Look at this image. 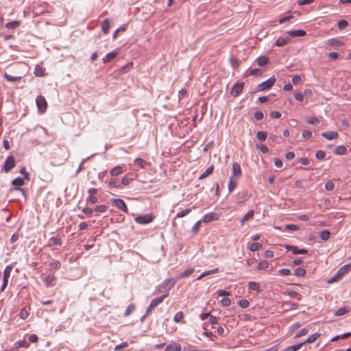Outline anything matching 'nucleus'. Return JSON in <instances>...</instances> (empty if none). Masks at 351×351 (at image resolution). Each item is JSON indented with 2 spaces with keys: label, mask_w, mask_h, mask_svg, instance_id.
Here are the masks:
<instances>
[{
  "label": "nucleus",
  "mask_w": 351,
  "mask_h": 351,
  "mask_svg": "<svg viewBox=\"0 0 351 351\" xmlns=\"http://www.w3.org/2000/svg\"><path fill=\"white\" fill-rule=\"evenodd\" d=\"M256 137L257 138L261 141H264L266 140L267 137V132H263V131H259L257 132L256 134Z\"/></svg>",
  "instance_id": "49530a36"
},
{
  "label": "nucleus",
  "mask_w": 351,
  "mask_h": 351,
  "mask_svg": "<svg viewBox=\"0 0 351 351\" xmlns=\"http://www.w3.org/2000/svg\"><path fill=\"white\" fill-rule=\"evenodd\" d=\"M278 274L282 276H287L291 274V270L287 268H282L278 270Z\"/></svg>",
  "instance_id": "13d9d810"
},
{
  "label": "nucleus",
  "mask_w": 351,
  "mask_h": 351,
  "mask_svg": "<svg viewBox=\"0 0 351 351\" xmlns=\"http://www.w3.org/2000/svg\"><path fill=\"white\" fill-rule=\"evenodd\" d=\"M11 271H12V267L10 265L6 266L3 270V277L10 278Z\"/></svg>",
  "instance_id": "bf43d9fd"
},
{
  "label": "nucleus",
  "mask_w": 351,
  "mask_h": 351,
  "mask_svg": "<svg viewBox=\"0 0 351 351\" xmlns=\"http://www.w3.org/2000/svg\"><path fill=\"white\" fill-rule=\"evenodd\" d=\"M99 201V198L96 195H88L86 199V203H90L92 204L97 203Z\"/></svg>",
  "instance_id": "a19ab883"
},
{
  "label": "nucleus",
  "mask_w": 351,
  "mask_h": 351,
  "mask_svg": "<svg viewBox=\"0 0 351 351\" xmlns=\"http://www.w3.org/2000/svg\"><path fill=\"white\" fill-rule=\"evenodd\" d=\"M218 219H219V215L216 213L211 212V213L206 214L203 217L202 221V222L207 223L211 222L213 221H217V220H218Z\"/></svg>",
  "instance_id": "9d476101"
},
{
  "label": "nucleus",
  "mask_w": 351,
  "mask_h": 351,
  "mask_svg": "<svg viewBox=\"0 0 351 351\" xmlns=\"http://www.w3.org/2000/svg\"><path fill=\"white\" fill-rule=\"evenodd\" d=\"M237 182L233 177H230L228 185L229 193H231L237 186Z\"/></svg>",
  "instance_id": "cd10ccee"
},
{
  "label": "nucleus",
  "mask_w": 351,
  "mask_h": 351,
  "mask_svg": "<svg viewBox=\"0 0 351 351\" xmlns=\"http://www.w3.org/2000/svg\"><path fill=\"white\" fill-rule=\"evenodd\" d=\"M213 169H214V167L213 165H211L209 167H208L206 171L199 176V180H202V179H204L205 178H206L207 176H208L209 175H210L211 173H213Z\"/></svg>",
  "instance_id": "7c9ffc66"
},
{
  "label": "nucleus",
  "mask_w": 351,
  "mask_h": 351,
  "mask_svg": "<svg viewBox=\"0 0 351 351\" xmlns=\"http://www.w3.org/2000/svg\"><path fill=\"white\" fill-rule=\"evenodd\" d=\"M110 29V23L108 19H105L101 23V29L104 34H108Z\"/></svg>",
  "instance_id": "e433bc0d"
},
{
  "label": "nucleus",
  "mask_w": 351,
  "mask_h": 351,
  "mask_svg": "<svg viewBox=\"0 0 351 351\" xmlns=\"http://www.w3.org/2000/svg\"><path fill=\"white\" fill-rule=\"evenodd\" d=\"M269 62V58L265 56H260L255 60V62L259 66H264L267 65Z\"/></svg>",
  "instance_id": "ddd939ff"
},
{
  "label": "nucleus",
  "mask_w": 351,
  "mask_h": 351,
  "mask_svg": "<svg viewBox=\"0 0 351 351\" xmlns=\"http://www.w3.org/2000/svg\"><path fill=\"white\" fill-rule=\"evenodd\" d=\"M337 26L339 29H343L348 26V23L346 20H341L338 22Z\"/></svg>",
  "instance_id": "6e6d98bb"
},
{
  "label": "nucleus",
  "mask_w": 351,
  "mask_h": 351,
  "mask_svg": "<svg viewBox=\"0 0 351 351\" xmlns=\"http://www.w3.org/2000/svg\"><path fill=\"white\" fill-rule=\"evenodd\" d=\"M326 44L331 47H339L341 46H343L344 43L339 39L330 38L327 40Z\"/></svg>",
  "instance_id": "f8f14e48"
},
{
  "label": "nucleus",
  "mask_w": 351,
  "mask_h": 351,
  "mask_svg": "<svg viewBox=\"0 0 351 351\" xmlns=\"http://www.w3.org/2000/svg\"><path fill=\"white\" fill-rule=\"evenodd\" d=\"M178 280V278H170L165 280L159 286H158V292L168 293V291L171 289L176 282Z\"/></svg>",
  "instance_id": "f257e3e1"
},
{
  "label": "nucleus",
  "mask_w": 351,
  "mask_h": 351,
  "mask_svg": "<svg viewBox=\"0 0 351 351\" xmlns=\"http://www.w3.org/2000/svg\"><path fill=\"white\" fill-rule=\"evenodd\" d=\"M262 247V244L259 243H252L248 245V249L252 252H256L261 249Z\"/></svg>",
  "instance_id": "c756f323"
},
{
  "label": "nucleus",
  "mask_w": 351,
  "mask_h": 351,
  "mask_svg": "<svg viewBox=\"0 0 351 351\" xmlns=\"http://www.w3.org/2000/svg\"><path fill=\"white\" fill-rule=\"evenodd\" d=\"M50 245H60L62 244V240L60 238L58 237H51L49 239Z\"/></svg>",
  "instance_id": "c03bdc74"
},
{
  "label": "nucleus",
  "mask_w": 351,
  "mask_h": 351,
  "mask_svg": "<svg viewBox=\"0 0 351 351\" xmlns=\"http://www.w3.org/2000/svg\"><path fill=\"white\" fill-rule=\"evenodd\" d=\"M221 303L223 306H228L231 304V300L225 297L221 300Z\"/></svg>",
  "instance_id": "e2e57ef3"
},
{
  "label": "nucleus",
  "mask_w": 351,
  "mask_h": 351,
  "mask_svg": "<svg viewBox=\"0 0 351 351\" xmlns=\"http://www.w3.org/2000/svg\"><path fill=\"white\" fill-rule=\"evenodd\" d=\"M154 217L151 214H146L136 217L134 221L139 224H147L152 221Z\"/></svg>",
  "instance_id": "39448f33"
},
{
  "label": "nucleus",
  "mask_w": 351,
  "mask_h": 351,
  "mask_svg": "<svg viewBox=\"0 0 351 351\" xmlns=\"http://www.w3.org/2000/svg\"><path fill=\"white\" fill-rule=\"evenodd\" d=\"M36 104L40 112H44L46 110L47 107V103L45 98L43 96H37V97L36 98Z\"/></svg>",
  "instance_id": "20e7f679"
},
{
  "label": "nucleus",
  "mask_w": 351,
  "mask_h": 351,
  "mask_svg": "<svg viewBox=\"0 0 351 351\" xmlns=\"http://www.w3.org/2000/svg\"><path fill=\"white\" fill-rule=\"evenodd\" d=\"M254 118H255L256 120L260 121V120H262V119H263V117H264V114H263V112L262 111H259V110H258V111H256V112H254Z\"/></svg>",
  "instance_id": "0e129e2a"
},
{
  "label": "nucleus",
  "mask_w": 351,
  "mask_h": 351,
  "mask_svg": "<svg viewBox=\"0 0 351 351\" xmlns=\"http://www.w3.org/2000/svg\"><path fill=\"white\" fill-rule=\"evenodd\" d=\"M351 270V263L347 264L341 267L338 271H337V275L339 276H342L349 272Z\"/></svg>",
  "instance_id": "dca6fc26"
},
{
  "label": "nucleus",
  "mask_w": 351,
  "mask_h": 351,
  "mask_svg": "<svg viewBox=\"0 0 351 351\" xmlns=\"http://www.w3.org/2000/svg\"><path fill=\"white\" fill-rule=\"evenodd\" d=\"M184 317V314L182 311L177 312L173 317V321L176 323H179Z\"/></svg>",
  "instance_id": "a18cd8bd"
},
{
  "label": "nucleus",
  "mask_w": 351,
  "mask_h": 351,
  "mask_svg": "<svg viewBox=\"0 0 351 351\" xmlns=\"http://www.w3.org/2000/svg\"><path fill=\"white\" fill-rule=\"evenodd\" d=\"M28 311L25 308H22L19 313V317L22 319H25L28 317Z\"/></svg>",
  "instance_id": "052dcab7"
},
{
  "label": "nucleus",
  "mask_w": 351,
  "mask_h": 351,
  "mask_svg": "<svg viewBox=\"0 0 351 351\" xmlns=\"http://www.w3.org/2000/svg\"><path fill=\"white\" fill-rule=\"evenodd\" d=\"M49 267L50 270L57 269L60 267V263L58 261H53L49 263Z\"/></svg>",
  "instance_id": "37998d69"
},
{
  "label": "nucleus",
  "mask_w": 351,
  "mask_h": 351,
  "mask_svg": "<svg viewBox=\"0 0 351 351\" xmlns=\"http://www.w3.org/2000/svg\"><path fill=\"white\" fill-rule=\"evenodd\" d=\"M168 295L169 293H165L159 298H156L153 299L146 309L145 315H149L152 313V310L158 305L161 304L164 299L168 296Z\"/></svg>",
  "instance_id": "f03ea898"
},
{
  "label": "nucleus",
  "mask_w": 351,
  "mask_h": 351,
  "mask_svg": "<svg viewBox=\"0 0 351 351\" xmlns=\"http://www.w3.org/2000/svg\"><path fill=\"white\" fill-rule=\"evenodd\" d=\"M350 308L348 307H342L339 308L335 313V316H341L349 312Z\"/></svg>",
  "instance_id": "4c0bfd02"
},
{
  "label": "nucleus",
  "mask_w": 351,
  "mask_h": 351,
  "mask_svg": "<svg viewBox=\"0 0 351 351\" xmlns=\"http://www.w3.org/2000/svg\"><path fill=\"white\" fill-rule=\"evenodd\" d=\"M93 212H94V209H92L88 207H86L82 209V213H84L85 215H86L89 217L93 215Z\"/></svg>",
  "instance_id": "774afa93"
},
{
  "label": "nucleus",
  "mask_w": 351,
  "mask_h": 351,
  "mask_svg": "<svg viewBox=\"0 0 351 351\" xmlns=\"http://www.w3.org/2000/svg\"><path fill=\"white\" fill-rule=\"evenodd\" d=\"M256 149L261 151L263 154H267L269 152L268 147L263 144L256 145Z\"/></svg>",
  "instance_id": "603ef678"
},
{
  "label": "nucleus",
  "mask_w": 351,
  "mask_h": 351,
  "mask_svg": "<svg viewBox=\"0 0 351 351\" xmlns=\"http://www.w3.org/2000/svg\"><path fill=\"white\" fill-rule=\"evenodd\" d=\"M248 288L251 290L256 291L257 293H259L261 291L260 285L256 282H250L248 283Z\"/></svg>",
  "instance_id": "b1692460"
},
{
  "label": "nucleus",
  "mask_w": 351,
  "mask_h": 351,
  "mask_svg": "<svg viewBox=\"0 0 351 351\" xmlns=\"http://www.w3.org/2000/svg\"><path fill=\"white\" fill-rule=\"evenodd\" d=\"M335 188V184L332 181H328L325 184V189L328 191H332Z\"/></svg>",
  "instance_id": "69168bd1"
},
{
  "label": "nucleus",
  "mask_w": 351,
  "mask_h": 351,
  "mask_svg": "<svg viewBox=\"0 0 351 351\" xmlns=\"http://www.w3.org/2000/svg\"><path fill=\"white\" fill-rule=\"evenodd\" d=\"M289 37L280 36L276 40V45L278 47H282L287 45L289 42Z\"/></svg>",
  "instance_id": "6ab92c4d"
},
{
  "label": "nucleus",
  "mask_w": 351,
  "mask_h": 351,
  "mask_svg": "<svg viewBox=\"0 0 351 351\" xmlns=\"http://www.w3.org/2000/svg\"><path fill=\"white\" fill-rule=\"evenodd\" d=\"M326 156V152L322 150H319L315 154V157L318 160H324Z\"/></svg>",
  "instance_id": "4d7b16f0"
},
{
  "label": "nucleus",
  "mask_w": 351,
  "mask_h": 351,
  "mask_svg": "<svg viewBox=\"0 0 351 351\" xmlns=\"http://www.w3.org/2000/svg\"><path fill=\"white\" fill-rule=\"evenodd\" d=\"M322 136L326 138L327 140H333L338 137L339 134L337 132L330 131L325 132L322 134Z\"/></svg>",
  "instance_id": "4468645a"
},
{
  "label": "nucleus",
  "mask_w": 351,
  "mask_h": 351,
  "mask_svg": "<svg viewBox=\"0 0 351 351\" xmlns=\"http://www.w3.org/2000/svg\"><path fill=\"white\" fill-rule=\"evenodd\" d=\"M319 236H320V238L322 239V240L327 241L329 239V238L330 237V232L327 230H324L320 232Z\"/></svg>",
  "instance_id": "58836bf2"
},
{
  "label": "nucleus",
  "mask_w": 351,
  "mask_h": 351,
  "mask_svg": "<svg viewBox=\"0 0 351 351\" xmlns=\"http://www.w3.org/2000/svg\"><path fill=\"white\" fill-rule=\"evenodd\" d=\"M106 182L108 184V186L110 188H119V184L114 179H110L106 180Z\"/></svg>",
  "instance_id": "09e8293b"
},
{
  "label": "nucleus",
  "mask_w": 351,
  "mask_h": 351,
  "mask_svg": "<svg viewBox=\"0 0 351 351\" xmlns=\"http://www.w3.org/2000/svg\"><path fill=\"white\" fill-rule=\"evenodd\" d=\"M244 84L243 82H237L232 87L230 94L234 97L239 96L243 89Z\"/></svg>",
  "instance_id": "6e6552de"
},
{
  "label": "nucleus",
  "mask_w": 351,
  "mask_h": 351,
  "mask_svg": "<svg viewBox=\"0 0 351 351\" xmlns=\"http://www.w3.org/2000/svg\"><path fill=\"white\" fill-rule=\"evenodd\" d=\"M15 166V158L13 156H9L5 160L3 170L5 172H9Z\"/></svg>",
  "instance_id": "423d86ee"
},
{
  "label": "nucleus",
  "mask_w": 351,
  "mask_h": 351,
  "mask_svg": "<svg viewBox=\"0 0 351 351\" xmlns=\"http://www.w3.org/2000/svg\"><path fill=\"white\" fill-rule=\"evenodd\" d=\"M334 152L337 155H344L347 154V148L344 145H339L335 148Z\"/></svg>",
  "instance_id": "5701e85b"
},
{
  "label": "nucleus",
  "mask_w": 351,
  "mask_h": 351,
  "mask_svg": "<svg viewBox=\"0 0 351 351\" xmlns=\"http://www.w3.org/2000/svg\"><path fill=\"white\" fill-rule=\"evenodd\" d=\"M285 248L292 252L293 254H298V247L294 245H286Z\"/></svg>",
  "instance_id": "5fc2aeb1"
},
{
  "label": "nucleus",
  "mask_w": 351,
  "mask_h": 351,
  "mask_svg": "<svg viewBox=\"0 0 351 351\" xmlns=\"http://www.w3.org/2000/svg\"><path fill=\"white\" fill-rule=\"evenodd\" d=\"M276 81V80L274 77L269 78L257 86V90L263 91L270 88L275 84Z\"/></svg>",
  "instance_id": "7ed1b4c3"
},
{
  "label": "nucleus",
  "mask_w": 351,
  "mask_h": 351,
  "mask_svg": "<svg viewBox=\"0 0 351 351\" xmlns=\"http://www.w3.org/2000/svg\"><path fill=\"white\" fill-rule=\"evenodd\" d=\"M309 330L306 328H302L301 330L298 332L295 336L294 338L297 339L302 336L306 335L308 332Z\"/></svg>",
  "instance_id": "3c124183"
},
{
  "label": "nucleus",
  "mask_w": 351,
  "mask_h": 351,
  "mask_svg": "<svg viewBox=\"0 0 351 351\" xmlns=\"http://www.w3.org/2000/svg\"><path fill=\"white\" fill-rule=\"evenodd\" d=\"M107 210V206H105V205H99V206H97L95 209H94V211H96V212H98V213H104L106 212Z\"/></svg>",
  "instance_id": "680f3d73"
},
{
  "label": "nucleus",
  "mask_w": 351,
  "mask_h": 351,
  "mask_svg": "<svg viewBox=\"0 0 351 351\" xmlns=\"http://www.w3.org/2000/svg\"><path fill=\"white\" fill-rule=\"evenodd\" d=\"M118 55V52L117 51H112L110 53H108L105 57L102 59L103 63L106 64L110 62L112 60H114Z\"/></svg>",
  "instance_id": "9b49d317"
},
{
  "label": "nucleus",
  "mask_w": 351,
  "mask_h": 351,
  "mask_svg": "<svg viewBox=\"0 0 351 351\" xmlns=\"http://www.w3.org/2000/svg\"><path fill=\"white\" fill-rule=\"evenodd\" d=\"M254 215V211L253 210H250L241 219L240 222L241 224H243L245 221L250 220L253 218Z\"/></svg>",
  "instance_id": "412c9836"
},
{
  "label": "nucleus",
  "mask_w": 351,
  "mask_h": 351,
  "mask_svg": "<svg viewBox=\"0 0 351 351\" xmlns=\"http://www.w3.org/2000/svg\"><path fill=\"white\" fill-rule=\"evenodd\" d=\"M191 211V208H186L184 210H182L180 212H178L177 214H176V218H181V217H183L186 215H187L188 214H189Z\"/></svg>",
  "instance_id": "de8ad7c7"
},
{
  "label": "nucleus",
  "mask_w": 351,
  "mask_h": 351,
  "mask_svg": "<svg viewBox=\"0 0 351 351\" xmlns=\"http://www.w3.org/2000/svg\"><path fill=\"white\" fill-rule=\"evenodd\" d=\"M181 346L180 344L174 343L167 346L165 351H180Z\"/></svg>",
  "instance_id": "aec40b11"
},
{
  "label": "nucleus",
  "mask_w": 351,
  "mask_h": 351,
  "mask_svg": "<svg viewBox=\"0 0 351 351\" xmlns=\"http://www.w3.org/2000/svg\"><path fill=\"white\" fill-rule=\"evenodd\" d=\"M306 274V271L304 268L298 267L295 269L294 274L298 277H304Z\"/></svg>",
  "instance_id": "c9c22d12"
},
{
  "label": "nucleus",
  "mask_w": 351,
  "mask_h": 351,
  "mask_svg": "<svg viewBox=\"0 0 351 351\" xmlns=\"http://www.w3.org/2000/svg\"><path fill=\"white\" fill-rule=\"evenodd\" d=\"M55 280V278L51 276H47L45 277L44 280V283L47 287H49L53 286V282Z\"/></svg>",
  "instance_id": "72a5a7b5"
},
{
  "label": "nucleus",
  "mask_w": 351,
  "mask_h": 351,
  "mask_svg": "<svg viewBox=\"0 0 351 351\" xmlns=\"http://www.w3.org/2000/svg\"><path fill=\"white\" fill-rule=\"evenodd\" d=\"M112 205L116 206L117 208L121 210V211L128 213V209L125 203V202L121 199H112Z\"/></svg>",
  "instance_id": "0eeeda50"
},
{
  "label": "nucleus",
  "mask_w": 351,
  "mask_h": 351,
  "mask_svg": "<svg viewBox=\"0 0 351 351\" xmlns=\"http://www.w3.org/2000/svg\"><path fill=\"white\" fill-rule=\"evenodd\" d=\"M306 122L309 124L317 125L319 123V120L315 117H310L306 119Z\"/></svg>",
  "instance_id": "864d4df0"
},
{
  "label": "nucleus",
  "mask_w": 351,
  "mask_h": 351,
  "mask_svg": "<svg viewBox=\"0 0 351 351\" xmlns=\"http://www.w3.org/2000/svg\"><path fill=\"white\" fill-rule=\"evenodd\" d=\"M261 74V71L259 69H248L246 71L247 75H258Z\"/></svg>",
  "instance_id": "79ce46f5"
},
{
  "label": "nucleus",
  "mask_w": 351,
  "mask_h": 351,
  "mask_svg": "<svg viewBox=\"0 0 351 351\" xmlns=\"http://www.w3.org/2000/svg\"><path fill=\"white\" fill-rule=\"evenodd\" d=\"M232 175L236 177H240L241 176V166L237 162H233L232 164Z\"/></svg>",
  "instance_id": "2eb2a0df"
},
{
  "label": "nucleus",
  "mask_w": 351,
  "mask_h": 351,
  "mask_svg": "<svg viewBox=\"0 0 351 351\" xmlns=\"http://www.w3.org/2000/svg\"><path fill=\"white\" fill-rule=\"evenodd\" d=\"M4 77L9 82H18L21 80V76H12L6 73L4 74Z\"/></svg>",
  "instance_id": "2f4dec72"
},
{
  "label": "nucleus",
  "mask_w": 351,
  "mask_h": 351,
  "mask_svg": "<svg viewBox=\"0 0 351 351\" xmlns=\"http://www.w3.org/2000/svg\"><path fill=\"white\" fill-rule=\"evenodd\" d=\"M135 308H136V306L134 304H129L124 313V316L125 317L129 316L132 312L134 311Z\"/></svg>",
  "instance_id": "ea45409f"
},
{
  "label": "nucleus",
  "mask_w": 351,
  "mask_h": 351,
  "mask_svg": "<svg viewBox=\"0 0 351 351\" xmlns=\"http://www.w3.org/2000/svg\"><path fill=\"white\" fill-rule=\"evenodd\" d=\"M194 271H195L194 268L190 267V268L187 269L186 270L184 271L183 272H182L179 276H176V278H178V280L180 278H186V277L190 276L191 274H192L194 272Z\"/></svg>",
  "instance_id": "4be33fe9"
},
{
  "label": "nucleus",
  "mask_w": 351,
  "mask_h": 351,
  "mask_svg": "<svg viewBox=\"0 0 351 351\" xmlns=\"http://www.w3.org/2000/svg\"><path fill=\"white\" fill-rule=\"evenodd\" d=\"M304 95L299 92H295L294 93V97L295 100L298 101H302L304 100Z\"/></svg>",
  "instance_id": "338daca9"
},
{
  "label": "nucleus",
  "mask_w": 351,
  "mask_h": 351,
  "mask_svg": "<svg viewBox=\"0 0 351 351\" xmlns=\"http://www.w3.org/2000/svg\"><path fill=\"white\" fill-rule=\"evenodd\" d=\"M34 73L37 77H42L45 75V69L39 65H36Z\"/></svg>",
  "instance_id": "bb28decb"
},
{
  "label": "nucleus",
  "mask_w": 351,
  "mask_h": 351,
  "mask_svg": "<svg viewBox=\"0 0 351 351\" xmlns=\"http://www.w3.org/2000/svg\"><path fill=\"white\" fill-rule=\"evenodd\" d=\"M269 267V264L267 261H262L261 262H259V263L258 264V266H257V269L258 270H265L266 269H267Z\"/></svg>",
  "instance_id": "8fccbe9b"
},
{
  "label": "nucleus",
  "mask_w": 351,
  "mask_h": 351,
  "mask_svg": "<svg viewBox=\"0 0 351 351\" xmlns=\"http://www.w3.org/2000/svg\"><path fill=\"white\" fill-rule=\"evenodd\" d=\"M287 34L289 36L291 37H301L306 35V32L304 30L298 29L293 31H289Z\"/></svg>",
  "instance_id": "f3484780"
},
{
  "label": "nucleus",
  "mask_w": 351,
  "mask_h": 351,
  "mask_svg": "<svg viewBox=\"0 0 351 351\" xmlns=\"http://www.w3.org/2000/svg\"><path fill=\"white\" fill-rule=\"evenodd\" d=\"M134 164L140 168L143 169L146 166L147 162L143 158H138L134 160Z\"/></svg>",
  "instance_id": "f704fd0d"
},
{
  "label": "nucleus",
  "mask_w": 351,
  "mask_h": 351,
  "mask_svg": "<svg viewBox=\"0 0 351 351\" xmlns=\"http://www.w3.org/2000/svg\"><path fill=\"white\" fill-rule=\"evenodd\" d=\"M219 271V269L217 268H214L213 269H210V270H208L206 271H204L203 273H202L197 278V280H201L202 278L208 276V275H210V274H215V273H217Z\"/></svg>",
  "instance_id": "a878e982"
},
{
  "label": "nucleus",
  "mask_w": 351,
  "mask_h": 351,
  "mask_svg": "<svg viewBox=\"0 0 351 351\" xmlns=\"http://www.w3.org/2000/svg\"><path fill=\"white\" fill-rule=\"evenodd\" d=\"M303 346V343H297L293 346H290L285 348L282 351H298Z\"/></svg>",
  "instance_id": "c85d7f7f"
},
{
  "label": "nucleus",
  "mask_w": 351,
  "mask_h": 351,
  "mask_svg": "<svg viewBox=\"0 0 351 351\" xmlns=\"http://www.w3.org/2000/svg\"><path fill=\"white\" fill-rule=\"evenodd\" d=\"M123 173V167L118 165L113 167L110 171V175L112 176H117Z\"/></svg>",
  "instance_id": "393cba45"
},
{
  "label": "nucleus",
  "mask_w": 351,
  "mask_h": 351,
  "mask_svg": "<svg viewBox=\"0 0 351 351\" xmlns=\"http://www.w3.org/2000/svg\"><path fill=\"white\" fill-rule=\"evenodd\" d=\"M24 179L25 178L18 177L12 181V185L16 186L14 188V190L20 191L21 192H22L23 195H25V194L24 189L22 188H20L19 186H23L24 184Z\"/></svg>",
  "instance_id": "1a4fd4ad"
},
{
  "label": "nucleus",
  "mask_w": 351,
  "mask_h": 351,
  "mask_svg": "<svg viewBox=\"0 0 351 351\" xmlns=\"http://www.w3.org/2000/svg\"><path fill=\"white\" fill-rule=\"evenodd\" d=\"M321 334L319 332H315L311 335H310L304 341L301 342L300 343H303V346L306 343H311L314 342L319 337H320Z\"/></svg>",
  "instance_id": "a211bd4d"
},
{
  "label": "nucleus",
  "mask_w": 351,
  "mask_h": 351,
  "mask_svg": "<svg viewBox=\"0 0 351 351\" xmlns=\"http://www.w3.org/2000/svg\"><path fill=\"white\" fill-rule=\"evenodd\" d=\"M20 25V21H12L8 22L5 24V27L8 29H15Z\"/></svg>",
  "instance_id": "473e14b6"
}]
</instances>
